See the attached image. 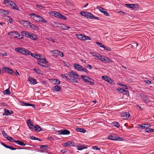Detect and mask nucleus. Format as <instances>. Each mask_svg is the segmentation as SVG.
Listing matches in <instances>:
<instances>
[{
	"label": "nucleus",
	"instance_id": "nucleus-48",
	"mask_svg": "<svg viewBox=\"0 0 154 154\" xmlns=\"http://www.w3.org/2000/svg\"><path fill=\"white\" fill-rule=\"evenodd\" d=\"M144 124H143L142 125H138L137 126V128L139 129H143V128H144Z\"/></svg>",
	"mask_w": 154,
	"mask_h": 154
},
{
	"label": "nucleus",
	"instance_id": "nucleus-1",
	"mask_svg": "<svg viewBox=\"0 0 154 154\" xmlns=\"http://www.w3.org/2000/svg\"><path fill=\"white\" fill-rule=\"evenodd\" d=\"M29 15L34 21L36 22H41L44 23H47V20L44 19L43 17H41L38 14L31 13Z\"/></svg>",
	"mask_w": 154,
	"mask_h": 154
},
{
	"label": "nucleus",
	"instance_id": "nucleus-9",
	"mask_svg": "<svg viewBox=\"0 0 154 154\" xmlns=\"http://www.w3.org/2000/svg\"><path fill=\"white\" fill-rule=\"evenodd\" d=\"M62 77L66 79H67L71 81V82H75V80L72 79H71L69 74H65L61 75Z\"/></svg>",
	"mask_w": 154,
	"mask_h": 154
},
{
	"label": "nucleus",
	"instance_id": "nucleus-18",
	"mask_svg": "<svg viewBox=\"0 0 154 154\" xmlns=\"http://www.w3.org/2000/svg\"><path fill=\"white\" fill-rule=\"evenodd\" d=\"M58 52H59L58 50H55L50 51V53L52 56L56 57L58 56Z\"/></svg>",
	"mask_w": 154,
	"mask_h": 154
},
{
	"label": "nucleus",
	"instance_id": "nucleus-28",
	"mask_svg": "<svg viewBox=\"0 0 154 154\" xmlns=\"http://www.w3.org/2000/svg\"><path fill=\"white\" fill-rule=\"evenodd\" d=\"M15 143H17V144L19 145L22 146H25L26 145V144L23 143V142L18 140H15Z\"/></svg>",
	"mask_w": 154,
	"mask_h": 154
},
{
	"label": "nucleus",
	"instance_id": "nucleus-10",
	"mask_svg": "<svg viewBox=\"0 0 154 154\" xmlns=\"http://www.w3.org/2000/svg\"><path fill=\"white\" fill-rule=\"evenodd\" d=\"M8 35L12 36L13 37L15 38H19L20 37V35L19 33L18 32L15 31L11 32H8Z\"/></svg>",
	"mask_w": 154,
	"mask_h": 154
},
{
	"label": "nucleus",
	"instance_id": "nucleus-51",
	"mask_svg": "<svg viewBox=\"0 0 154 154\" xmlns=\"http://www.w3.org/2000/svg\"><path fill=\"white\" fill-rule=\"evenodd\" d=\"M104 50L109 51H111V49L109 47L105 46L103 48Z\"/></svg>",
	"mask_w": 154,
	"mask_h": 154
},
{
	"label": "nucleus",
	"instance_id": "nucleus-64",
	"mask_svg": "<svg viewBox=\"0 0 154 154\" xmlns=\"http://www.w3.org/2000/svg\"><path fill=\"white\" fill-rule=\"evenodd\" d=\"M53 16L55 17H57L58 16V14L57 13H59L58 12H56V11H54L53 13Z\"/></svg>",
	"mask_w": 154,
	"mask_h": 154
},
{
	"label": "nucleus",
	"instance_id": "nucleus-30",
	"mask_svg": "<svg viewBox=\"0 0 154 154\" xmlns=\"http://www.w3.org/2000/svg\"><path fill=\"white\" fill-rule=\"evenodd\" d=\"M53 90L56 91H58L60 90L61 87L58 86L56 85L53 87Z\"/></svg>",
	"mask_w": 154,
	"mask_h": 154
},
{
	"label": "nucleus",
	"instance_id": "nucleus-6",
	"mask_svg": "<svg viewBox=\"0 0 154 154\" xmlns=\"http://www.w3.org/2000/svg\"><path fill=\"white\" fill-rule=\"evenodd\" d=\"M58 134L68 135L70 134V131L66 129L61 130L57 131Z\"/></svg>",
	"mask_w": 154,
	"mask_h": 154
},
{
	"label": "nucleus",
	"instance_id": "nucleus-63",
	"mask_svg": "<svg viewBox=\"0 0 154 154\" xmlns=\"http://www.w3.org/2000/svg\"><path fill=\"white\" fill-rule=\"evenodd\" d=\"M58 14L57 17H58L59 18L61 19L62 18V17H63V15H62L60 13H57Z\"/></svg>",
	"mask_w": 154,
	"mask_h": 154
},
{
	"label": "nucleus",
	"instance_id": "nucleus-15",
	"mask_svg": "<svg viewBox=\"0 0 154 154\" xmlns=\"http://www.w3.org/2000/svg\"><path fill=\"white\" fill-rule=\"evenodd\" d=\"M64 145L65 146H75V143H74L73 141H69L65 143H64Z\"/></svg>",
	"mask_w": 154,
	"mask_h": 154
},
{
	"label": "nucleus",
	"instance_id": "nucleus-34",
	"mask_svg": "<svg viewBox=\"0 0 154 154\" xmlns=\"http://www.w3.org/2000/svg\"><path fill=\"white\" fill-rule=\"evenodd\" d=\"M29 26H30L31 28H33L34 29H37L38 28L37 26H35L29 22Z\"/></svg>",
	"mask_w": 154,
	"mask_h": 154
},
{
	"label": "nucleus",
	"instance_id": "nucleus-23",
	"mask_svg": "<svg viewBox=\"0 0 154 154\" xmlns=\"http://www.w3.org/2000/svg\"><path fill=\"white\" fill-rule=\"evenodd\" d=\"M34 130L37 132H39L42 130L41 127L37 125H35L34 127Z\"/></svg>",
	"mask_w": 154,
	"mask_h": 154
},
{
	"label": "nucleus",
	"instance_id": "nucleus-35",
	"mask_svg": "<svg viewBox=\"0 0 154 154\" xmlns=\"http://www.w3.org/2000/svg\"><path fill=\"white\" fill-rule=\"evenodd\" d=\"M77 147V149L78 150H82L83 149L87 148L86 147H85L83 145H79Z\"/></svg>",
	"mask_w": 154,
	"mask_h": 154
},
{
	"label": "nucleus",
	"instance_id": "nucleus-61",
	"mask_svg": "<svg viewBox=\"0 0 154 154\" xmlns=\"http://www.w3.org/2000/svg\"><path fill=\"white\" fill-rule=\"evenodd\" d=\"M37 56H36V58H37L38 59H41L42 58V56L41 55H38L37 54Z\"/></svg>",
	"mask_w": 154,
	"mask_h": 154
},
{
	"label": "nucleus",
	"instance_id": "nucleus-13",
	"mask_svg": "<svg viewBox=\"0 0 154 154\" xmlns=\"http://www.w3.org/2000/svg\"><path fill=\"white\" fill-rule=\"evenodd\" d=\"M38 63L40 66H44V65L42 64V63L46 64L48 63V62L45 59H40L38 60Z\"/></svg>",
	"mask_w": 154,
	"mask_h": 154
},
{
	"label": "nucleus",
	"instance_id": "nucleus-11",
	"mask_svg": "<svg viewBox=\"0 0 154 154\" xmlns=\"http://www.w3.org/2000/svg\"><path fill=\"white\" fill-rule=\"evenodd\" d=\"M97 8L101 12L103 13L105 16H109V13H108L107 11H105L104 8L100 6H97Z\"/></svg>",
	"mask_w": 154,
	"mask_h": 154
},
{
	"label": "nucleus",
	"instance_id": "nucleus-4",
	"mask_svg": "<svg viewBox=\"0 0 154 154\" xmlns=\"http://www.w3.org/2000/svg\"><path fill=\"white\" fill-rule=\"evenodd\" d=\"M69 75L70 78L72 79L75 80V82H72L75 83H78V81L76 80L79 77V75H78L76 73L72 71L69 72Z\"/></svg>",
	"mask_w": 154,
	"mask_h": 154
},
{
	"label": "nucleus",
	"instance_id": "nucleus-49",
	"mask_svg": "<svg viewBox=\"0 0 154 154\" xmlns=\"http://www.w3.org/2000/svg\"><path fill=\"white\" fill-rule=\"evenodd\" d=\"M25 106H32L34 107H35V106L34 105L30 103H25Z\"/></svg>",
	"mask_w": 154,
	"mask_h": 154
},
{
	"label": "nucleus",
	"instance_id": "nucleus-17",
	"mask_svg": "<svg viewBox=\"0 0 154 154\" xmlns=\"http://www.w3.org/2000/svg\"><path fill=\"white\" fill-rule=\"evenodd\" d=\"M141 97L145 103H148L150 102V100L148 97L145 96L143 94L141 95Z\"/></svg>",
	"mask_w": 154,
	"mask_h": 154
},
{
	"label": "nucleus",
	"instance_id": "nucleus-19",
	"mask_svg": "<svg viewBox=\"0 0 154 154\" xmlns=\"http://www.w3.org/2000/svg\"><path fill=\"white\" fill-rule=\"evenodd\" d=\"M28 126L31 129H33V127H34L33 125L32 124V122L30 120V119H28L26 121Z\"/></svg>",
	"mask_w": 154,
	"mask_h": 154
},
{
	"label": "nucleus",
	"instance_id": "nucleus-31",
	"mask_svg": "<svg viewBox=\"0 0 154 154\" xmlns=\"http://www.w3.org/2000/svg\"><path fill=\"white\" fill-rule=\"evenodd\" d=\"M76 130L78 132H82L83 133H84L86 132V130L83 128H77L76 129Z\"/></svg>",
	"mask_w": 154,
	"mask_h": 154
},
{
	"label": "nucleus",
	"instance_id": "nucleus-55",
	"mask_svg": "<svg viewBox=\"0 0 154 154\" xmlns=\"http://www.w3.org/2000/svg\"><path fill=\"white\" fill-rule=\"evenodd\" d=\"M107 82L111 84H114V83L113 82V81L109 78L108 80L107 81Z\"/></svg>",
	"mask_w": 154,
	"mask_h": 154
},
{
	"label": "nucleus",
	"instance_id": "nucleus-39",
	"mask_svg": "<svg viewBox=\"0 0 154 154\" xmlns=\"http://www.w3.org/2000/svg\"><path fill=\"white\" fill-rule=\"evenodd\" d=\"M53 83L55 84H59L60 83V81L57 79H54L53 80Z\"/></svg>",
	"mask_w": 154,
	"mask_h": 154
},
{
	"label": "nucleus",
	"instance_id": "nucleus-46",
	"mask_svg": "<svg viewBox=\"0 0 154 154\" xmlns=\"http://www.w3.org/2000/svg\"><path fill=\"white\" fill-rule=\"evenodd\" d=\"M2 133L4 137L7 139L8 138V137H9V136L4 131H2Z\"/></svg>",
	"mask_w": 154,
	"mask_h": 154
},
{
	"label": "nucleus",
	"instance_id": "nucleus-59",
	"mask_svg": "<svg viewBox=\"0 0 154 154\" xmlns=\"http://www.w3.org/2000/svg\"><path fill=\"white\" fill-rule=\"evenodd\" d=\"M8 148L9 149L12 150H15L16 149V148L12 147V146H8Z\"/></svg>",
	"mask_w": 154,
	"mask_h": 154
},
{
	"label": "nucleus",
	"instance_id": "nucleus-32",
	"mask_svg": "<svg viewBox=\"0 0 154 154\" xmlns=\"http://www.w3.org/2000/svg\"><path fill=\"white\" fill-rule=\"evenodd\" d=\"M125 5L127 7L130 8H134L135 6V5L134 4H126Z\"/></svg>",
	"mask_w": 154,
	"mask_h": 154
},
{
	"label": "nucleus",
	"instance_id": "nucleus-43",
	"mask_svg": "<svg viewBox=\"0 0 154 154\" xmlns=\"http://www.w3.org/2000/svg\"><path fill=\"white\" fill-rule=\"evenodd\" d=\"M62 27H63L64 30H66L70 28L69 26H66L65 24H62Z\"/></svg>",
	"mask_w": 154,
	"mask_h": 154
},
{
	"label": "nucleus",
	"instance_id": "nucleus-42",
	"mask_svg": "<svg viewBox=\"0 0 154 154\" xmlns=\"http://www.w3.org/2000/svg\"><path fill=\"white\" fill-rule=\"evenodd\" d=\"M3 93L5 94H8L11 93L9 89H7L3 91Z\"/></svg>",
	"mask_w": 154,
	"mask_h": 154
},
{
	"label": "nucleus",
	"instance_id": "nucleus-58",
	"mask_svg": "<svg viewBox=\"0 0 154 154\" xmlns=\"http://www.w3.org/2000/svg\"><path fill=\"white\" fill-rule=\"evenodd\" d=\"M90 14V17L89 18L90 19H94V18H95V16H94V15L91 13L90 14Z\"/></svg>",
	"mask_w": 154,
	"mask_h": 154
},
{
	"label": "nucleus",
	"instance_id": "nucleus-53",
	"mask_svg": "<svg viewBox=\"0 0 154 154\" xmlns=\"http://www.w3.org/2000/svg\"><path fill=\"white\" fill-rule=\"evenodd\" d=\"M109 77L106 76H103L102 77V78L103 80H105L107 81L108 80V79H109Z\"/></svg>",
	"mask_w": 154,
	"mask_h": 154
},
{
	"label": "nucleus",
	"instance_id": "nucleus-62",
	"mask_svg": "<svg viewBox=\"0 0 154 154\" xmlns=\"http://www.w3.org/2000/svg\"><path fill=\"white\" fill-rule=\"evenodd\" d=\"M92 148L93 149H95L96 150H99L100 149L97 146H93L92 147Z\"/></svg>",
	"mask_w": 154,
	"mask_h": 154
},
{
	"label": "nucleus",
	"instance_id": "nucleus-24",
	"mask_svg": "<svg viewBox=\"0 0 154 154\" xmlns=\"http://www.w3.org/2000/svg\"><path fill=\"white\" fill-rule=\"evenodd\" d=\"M4 111L5 113L3 114V115H10L13 113L12 111L11 110H9L6 109H5Z\"/></svg>",
	"mask_w": 154,
	"mask_h": 154
},
{
	"label": "nucleus",
	"instance_id": "nucleus-14",
	"mask_svg": "<svg viewBox=\"0 0 154 154\" xmlns=\"http://www.w3.org/2000/svg\"><path fill=\"white\" fill-rule=\"evenodd\" d=\"M100 61L104 62L105 63H110L111 62V60L109 59L108 57L102 56L101 60Z\"/></svg>",
	"mask_w": 154,
	"mask_h": 154
},
{
	"label": "nucleus",
	"instance_id": "nucleus-38",
	"mask_svg": "<svg viewBox=\"0 0 154 154\" xmlns=\"http://www.w3.org/2000/svg\"><path fill=\"white\" fill-rule=\"evenodd\" d=\"M23 22V25L24 26L27 27L29 26V22L27 21H24Z\"/></svg>",
	"mask_w": 154,
	"mask_h": 154
},
{
	"label": "nucleus",
	"instance_id": "nucleus-60",
	"mask_svg": "<svg viewBox=\"0 0 154 154\" xmlns=\"http://www.w3.org/2000/svg\"><path fill=\"white\" fill-rule=\"evenodd\" d=\"M36 6L37 8H39L40 9H42L44 8V7L39 5H36Z\"/></svg>",
	"mask_w": 154,
	"mask_h": 154
},
{
	"label": "nucleus",
	"instance_id": "nucleus-20",
	"mask_svg": "<svg viewBox=\"0 0 154 154\" xmlns=\"http://www.w3.org/2000/svg\"><path fill=\"white\" fill-rule=\"evenodd\" d=\"M28 81L29 83L31 84L35 85L37 83L36 80L31 77L29 78Z\"/></svg>",
	"mask_w": 154,
	"mask_h": 154
},
{
	"label": "nucleus",
	"instance_id": "nucleus-7",
	"mask_svg": "<svg viewBox=\"0 0 154 154\" xmlns=\"http://www.w3.org/2000/svg\"><path fill=\"white\" fill-rule=\"evenodd\" d=\"M121 116L122 119H126L129 117L130 114L128 112H125L122 113L121 114Z\"/></svg>",
	"mask_w": 154,
	"mask_h": 154
},
{
	"label": "nucleus",
	"instance_id": "nucleus-47",
	"mask_svg": "<svg viewBox=\"0 0 154 154\" xmlns=\"http://www.w3.org/2000/svg\"><path fill=\"white\" fill-rule=\"evenodd\" d=\"M96 44L100 47L101 48L104 47V45L102 44L100 42H96Z\"/></svg>",
	"mask_w": 154,
	"mask_h": 154
},
{
	"label": "nucleus",
	"instance_id": "nucleus-16",
	"mask_svg": "<svg viewBox=\"0 0 154 154\" xmlns=\"http://www.w3.org/2000/svg\"><path fill=\"white\" fill-rule=\"evenodd\" d=\"M116 91L122 93H125V94L127 95L129 94L128 91L122 88H119L116 89Z\"/></svg>",
	"mask_w": 154,
	"mask_h": 154
},
{
	"label": "nucleus",
	"instance_id": "nucleus-8",
	"mask_svg": "<svg viewBox=\"0 0 154 154\" xmlns=\"http://www.w3.org/2000/svg\"><path fill=\"white\" fill-rule=\"evenodd\" d=\"M3 69L5 72L9 73L11 75H14V71L8 67L4 66L3 67Z\"/></svg>",
	"mask_w": 154,
	"mask_h": 154
},
{
	"label": "nucleus",
	"instance_id": "nucleus-12",
	"mask_svg": "<svg viewBox=\"0 0 154 154\" xmlns=\"http://www.w3.org/2000/svg\"><path fill=\"white\" fill-rule=\"evenodd\" d=\"M41 150H39L40 152H45L46 151L48 150L49 148L47 145H41L40 146Z\"/></svg>",
	"mask_w": 154,
	"mask_h": 154
},
{
	"label": "nucleus",
	"instance_id": "nucleus-25",
	"mask_svg": "<svg viewBox=\"0 0 154 154\" xmlns=\"http://www.w3.org/2000/svg\"><path fill=\"white\" fill-rule=\"evenodd\" d=\"M9 14V11L8 10H5L4 9H1V12L0 14L1 15H7Z\"/></svg>",
	"mask_w": 154,
	"mask_h": 154
},
{
	"label": "nucleus",
	"instance_id": "nucleus-54",
	"mask_svg": "<svg viewBox=\"0 0 154 154\" xmlns=\"http://www.w3.org/2000/svg\"><path fill=\"white\" fill-rule=\"evenodd\" d=\"M87 13V12L82 11L80 12V14L82 16L86 17Z\"/></svg>",
	"mask_w": 154,
	"mask_h": 154
},
{
	"label": "nucleus",
	"instance_id": "nucleus-57",
	"mask_svg": "<svg viewBox=\"0 0 154 154\" xmlns=\"http://www.w3.org/2000/svg\"><path fill=\"white\" fill-rule=\"evenodd\" d=\"M81 71L84 72L86 73H87L88 71L87 69L83 68V67L82 68V69L81 70Z\"/></svg>",
	"mask_w": 154,
	"mask_h": 154
},
{
	"label": "nucleus",
	"instance_id": "nucleus-33",
	"mask_svg": "<svg viewBox=\"0 0 154 154\" xmlns=\"http://www.w3.org/2000/svg\"><path fill=\"white\" fill-rule=\"evenodd\" d=\"M82 40H91L90 37L86 35H83Z\"/></svg>",
	"mask_w": 154,
	"mask_h": 154
},
{
	"label": "nucleus",
	"instance_id": "nucleus-3",
	"mask_svg": "<svg viewBox=\"0 0 154 154\" xmlns=\"http://www.w3.org/2000/svg\"><path fill=\"white\" fill-rule=\"evenodd\" d=\"M82 79L86 82H88L90 85H93L94 84V81L93 79L89 78L86 75H82Z\"/></svg>",
	"mask_w": 154,
	"mask_h": 154
},
{
	"label": "nucleus",
	"instance_id": "nucleus-21",
	"mask_svg": "<svg viewBox=\"0 0 154 154\" xmlns=\"http://www.w3.org/2000/svg\"><path fill=\"white\" fill-rule=\"evenodd\" d=\"M15 50L19 53L23 54V51L24 50V48L20 47L16 48L15 49Z\"/></svg>",
	"mask_w": 154,
	"mask_h": 154
},
{
	"label": "nucleus",
	"instance_id": "nucleus-41",
	"mask_svg": "<svg viewBox=\"0 0 154 154\" xmlns=\"http://www.w3.org/2000/svg\"><path fill=\"white\" fill-rule=\"evenodd\" d=\"M112 125L115 127L119 128L120 127V125L118 122H114L112 123Z\"/></svg>",
	"mask_w": 154,
	"mask_h": 154
},
{
	"label": "nucleus",
	"instance_id": "nucleus-40",
	"mask_svg": "<svg viewBox=\"0 0 154 154\" xmlns=\"http://www.w3.org/2000/svg\"><path fill=\"white\" fill-rule=\"evenodd\" d=\"M7 139L11 142H15V140L13 138L10 136L8 137Z\"/></svg>",
	"mask_w": 154,
	"mask_h": 154
},
{
	"label": "nucleus",
	"instance_id": "nucleus-45",
	"mask_svg": "<svg viewBox=\"0 0 154 154\" xmlns=\"http://www.w3.org/2000/svg\"><path fill=\"white\" fill-rule=\"evenodd\" d=\"M76 36L79 39H81V40H82L83 35L76 34Z\"/></svg>",
	"mask_w": 154,
	"mask_h": 154
},
{
	"label": "nucleus",
	"instance_id": "nucleus-2",
	"mask_svg": "<svg viewBox=\"0 0 154 154\" xmlns=\"http://www.w3.org/2000/svg\"><path fill=\"white\" fill-rule=\"evenodd\" d=\"M4 5L7 6L9 7L12 9H15L19 10L18 8L16 5L15 3L10 0H5L3 1Z\"/></svg>",
	"mask_w": 154,
	"mask_h": 154
},
{
	"label": "nucleus",
	"instance_id": "nucleus-22",
	"mask_svg": "<svg viewBox=\"0 0 154 154\" xmlns=\"http://www.w3.org/2000/svg\"><path fill=\"white\" fill-rule=\"evenodd\" d=\"M23 35L26 37L29 38L30 37L31 33L27 31H23L21 32Z\"/></svg>",
	"mask_w": 154,
	"mask_h": 154
},
{
	"label": "nucleus",
	"instance_id": "nucleus-36",
	"mask_svg": "<svg viewBox=\"0 0 154 154\" xmlns=\"http://www.w3.org/2000/svg\"><path fill=\"white\" fill-rule=\"evenodd\" d=\"M145 131L147 133H152L154 132V129L149 128L146 129Z\"/></svg>",
	"mask_w": 154,
	"mask_h": 154
},
{
	"label": "nucleus",
	"instance_id": "nucleus-5",
	"mask_svg": "<svg viewBox=\"0 0 154 154\" xmlns=\"http://www.w3.org/2000/svg\"><path fill=\"white\" fill-rule=\"evenodd\" d=\"M108 139L113 140H122L123 139L122 138L119 137H116L114 135H110L108 137Z\"/></svg>",
	"mask_w": 154,
	"mask_h": 154
},
{
	"label": "nucleus",
	"instance_id": "nucleus-37",
	"mask_svg": "<svg viewBox=\"0 0 154 154\" xmlns=\"http://www.w3.org/2000/svg\"><path fill=\"white\" fill-rule=\"evenodd\" d=\"M102 57V56H101L98 53V55H97L95 57H96L95 58L98 60H101Z\"/></svg>",
	"mask_w": 154,
	"mask_h": 154
},
{
	"label": "nucleus",
	"instance_id": "nucleus-27",
	"mask_svg": "<svg viewBox=\"0 0 154 154\" xmlns=\"http://www.w3.org/2000/svg\"><path fill=\"white\" fill-rule=\"evenodd\" d=\"M31 54V52L29 50L24 49V50L23 51V54L25 55L26 56H29Z\"/></svg>",
	"mask_w": 154,
	"mask_h": 154
},
{
	"label": "nucleus",
	"instance_id": "nucleus-44",
	"mask_svg": "<svg viewBox=\"0 0 154 154\" xmlns=\"http://www.w3.org/2000/svg\"><path fill=\"white\" fill-rule=\"evenodd\" d=\"M33 70L38 74H40L41 73V71L39 69L34 68Z\"/></svg>",
	"mask_w": 154,
	"mask_h": 154
},
{
	"label": "nucleus",
	"instance_id": "nucleus-50",
	"mask_svg": "<svg viewBox=\"0 0 154 154\" xmlns=\"http://www.w3.org/2000/svg\"><path fill=\"white\" fill-rule=\"evenodd\" d=\"M30 138L31 140H41L38 138H37L35 137L31 136L30 137Z\"/></svg>",
	"mask_w": 154,
	"mask_h": 154
},
{
	"label": "nucleus",
	"instance_id": "nucleus-29",
	"mask_svg": "<svg viewBox=\"0 0 154 154\" xmlns=\"http://www.w3.org/2000/svg\"><path fill=\"white\" fill-rule=\"evenodd\" d=\"M30 35L31 36L30 37H29V38H30L31 39L36 40L38 38L37 36L36 35H35V34H32L31 33Z\"/></svg>",
	"mask_w": 154,
	"mask_h": 154
},
{
	"label": "nucleus",
	"instance_id": "nucleus-26",
	"mask_svg": "<svg viewBox=\"0 0 154 154\" xmlns=\"http://www.w3.org/2000/svg\"><path fill=\"white\" fill-rule=\"evenodd\" d=\"M73 66L75 69L79 71H81L82 67L81 65L76 63H75Z\"/></svg>",
	"mask_w": 154,
	"mask_h": 154
},
{
	"label": "nucleus",
	"instance_id": "nucleus-56",
	"mask_svg": "<svg viewBox=\"0 0 154 154\" xmlns=\"http://www.w3.org/2000/svg\"><path fill=\"white\" fill-rule=\"evenodd\" d=\"M64 54L62 52L59 51V52H58V56H59L62 57H63L64 56Z\"/></svg>",
	"mask_w": 154,
	"mask_h": 154
},
{
	"label": "nucleus",
	"instance_id": "nucleus-52",
	"mask_svg": "<svg viewBox=\"0 0 154 154\" xmlns=\"http://www.w3.org/2000/svg\"><path fill=\"white\" fill-rule=\"evenodd\" d=\"M144 125V128H149L151 127V125L148 124H145Z\"/></svg>",
	"mask_w": 154,
	"mask_h": 154
}]
</instances>
